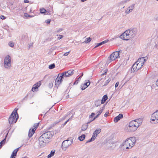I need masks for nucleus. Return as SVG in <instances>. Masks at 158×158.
<instances>
[{"instance_id": "obj_58", "label": "nucleus", "mask_w": 158, "mask_h": 158, "mask_svg": "<svg viewBox=\"0 0 158 158\" xmlns=\"http://www.w3.org/2000/svg\"><path fill=\"white\" fill-rule=\"evenodd\" d=\"M134 158H137V157L136 156H135Z\"/></svg>"}, {"instance_id": "obj_19", "label": "nucleus", "mask_w": 158, "mask_h": 158, "mask_svg": "<svg viewBox=\"0 0 158 158\" xmlns=\"http://www.w3.org/2000/svg\"><path fill=\"white\" fill-rule=\"evenodd\" d=\"M97 136L95 135L94 134H93V135L91 137V138L89 139V140L87 141L86 142L87 143L90 142H92V141H93L96 138Z\"/></svg>"}, {"instance_id": "obj_54", "label": "nucleus", "mask_w": 158, "mask_h": 158, "mask_svg": "<svg viewBox=\"0 0 158 158\" xmlns=\"http://www.w3.org/2000/svg\"><path fill=\"white\" fill-rule=\"evenodd\" d=\"M69 121V119H68L65 122V123L64 124V125H65Z\"/></svg>"}, {"instance_id": "obj_20", "label": "nucleus", "mask_w": 158, "mask_h": 158, "mask_svg": "<svg viewBox=\"0 0 158 158\" xmlns=\"http://www.w3.org/2000/svg\"><path fill=\"white\" fill-rule=\"evenodd\" d=\"M101 129H98L94 131L93 133V134H94L97 136L98 134H99L101 132Z\"/></svg>"}, {"instance_id": "obj_35", "label": "nucleus", "mask_w": 158, "mask_h": 158, "mask_svg": "<svg viewBox=\"0 0 158 158\" xmlns=\"http://www.w3.org/2000/svg\"><path fill=\"white\" fill-rule=\"evenodd\" d=\"M132 10V9H127L126 11V13L127 14H128Z\"/></svg>"}, {"instance_id": "obj_16", "label": "nucleus", "mask_w": 158, "mask_h": 158, "mask_svg": "<svg viewBox=\"0 0 158 158\" xmlns=\"http://www.w3.org/2000/svg\"><path fill=\"white\" fill-rule=\"evenodd\" d=\"M123 117V115L122 114H119L114 119V122L117 123L118 121Z\"/></svg>"}, {"instance_id": "obj_44", "label": "nucleus", "mask_w": 158, "mask_h": 158, "mask_svg": "<svg viewBox=\"0 0 158 158\" xmlns=\"http://www.w3.org/2000/svg\"><path fill=\"white\" fill-rule=\"evenodd\" d=\"M100 44V43H97V44H96V46H95V48H97L99 46H100L101 45V44Z\"/></svg>"}, {"instance_id": "obj_15", "label": "nucleus", "mask_w": 158, "mask_h": 158, "mask_svg": "<svg viewBox=\"0 0 158 158\" xmlns=\"http://www.w3.org/2000/svg\"><path fill=\"white\" fill-rule=\"evenodd\" d=\"M35 129H32L31 128L29 130L28 136L29 137H31L32 136L33 134L35 133Z\"/></svg>"}, {"instance_id": "obj_46", "label": "nucleus", "mask_w": 158, "mask_h": 158, "mask_svg": "<svg viewBox=\"0 0 158 158\" xmlns=\"http://www.w3.org/2000/svg\"><path fill=\"white\" fill-rule=\"evenodd\" d=\"M99 115H98V114H97V116H95L94 118H93V120H91V121H93V120H94L96 118H98V116H99Z\"/></svg>"}, {"instance_id": "obj_56", "label": "nucleus", "mask_w": 158, "mask_h": 158, "mask_svg": "<svg viewBox=\"0 0 158 158\" xmlns=\"http://www.w3.org/2000/svg\"><path fill=\"white\" fill-rule=\"evenodd\" d=\"M74 44H75L76 45L77 44H76V43H77V42H76V41H75V42H74Z\"/></svg>"}, {"instance_id": "obj_21", "label": "nucleus", "mask_w": 158, "mask_h": 158, "mask_svg": "<svg viewBox=\"0 0 158 158\" xmlns=\"http://www.w3.org/2000/svg\"><path fill=\"white\" fill-rule=\"evenodd\" d=\"M61 76L63 77V78L64 77H69L70 76V75L69 74V73L67 72H65L64 73H62V74H61Z\"/></svg>"}, {"instance_id": "obj_27", "label": "nucleus", "mask_w": 158, "mask_h": 158, "mask_svg": "<svg viewBox=\"0 0 158 158\" xmlns=\"http://www.w3.org/2000/svg\"><path fill=\"white\" fill-rule=\"evenodd\" d=\"M38 88V87L36 86V85L35 84V85H33V87L32 88V89H31V90H32V91H33V92H34L36 90V89H37Z\"/></svg>"}, {"instance_id": "obj_45", "label": "nucleus", "mask_w": 158, "mask_h": 158, "mask_svg": "<svg viewBox=\"0 0 158 158\" xmlns=\"http://www.w3.org/2000/svg\"><path fill=\"white\" fill-rule=\"evenodd\" d=\"M63 36L62 35H59V37H58V39L60 40L63 38Z\"/></svg>"}, {"instance_id": "obj_2", "label": "nucleus", "mask_w": 158, "mask_h": 158, "mask_svg": "<svg viewBox=\"0 0 158 158\" xmlns=\"http://www.w3.org/2000/svg\"><path fill=\"white\" fill-rule=\"evenodd\" d=\"M135 142V138H127L122 143L121 146L123 149H130L134 146Z\"/></svg>"}, {"instance_id": "obj_14", "label": "nucleus", "mask_w": 158, "mask_h": 158, "mask_svg": "<svg viewBox=\"0 0 158 158\" xmlns=\"http://www.w3.org/2000/svg\"><path fill=\"white\" fill-rule=\"evenodd\" d=\"M19 148H17L14 150L13 151L10 158H15V157L16 156L17 153L19 151Z\"/></svg>"}, {"instance_id": "obj_34", "label": "nucleus", "mask_w": 158, "mask_h": 158, "mask_svg": "<svg viewBox=\"0 0 158 158\" xmlns=\"http://www.w3.org/2000/svg\"><path fill=\"white\" fill-rule=\"evenodd\" d=\"M24 15L26 17H32L30 15L27 13H25L24 14Z\"/></svg>"}, {"instance_id": "obj_10", "label": "nucleus", "mask_w": 158, "mask_h": 158, "mask_svg": "<svg viewBox=\"0 0 158 158\" xmlns=\"http://www.w3.org/2000/svg\"><path fill=\"white\" fill-rule=\"evenodd\" d=\"M151 119L154 123H158V110L152 115Z\"/></svg>"}, {"instance_id": "obj_41", "label": "nucleus", "mask_w": 158, "mask_h": 158, "mask_svg": "<svg viewBox=\"0 0 158 158\" xmlns=\"http://www.w3.org/2000/svg\"><path fill=\"white\" fill-rule=\"evenodd\" d=\"M91 40H85L84 42H82V43H87L89 42Z\"/></svg>"}, {"instance_id": "obj_24", "label": "nucleus", "mask_w": 158, "mask_h": 158, "mask_svg": "<svg viewBox=\"0 0 158 158\" xmlns=\"http://www.w3.org/2000/svg\"><path fill=\"white\" fill-rule=\"evenodd\" d=\"M6 142V138L4 139H3L0 143V148H2V145H4Z\"/></svg>"}, {"instance_id": "obj_59", "label": "nucleus", "mask_w": 158, "mask_h": 158, "mask_svg": "<svg viewBox=\"0 0 158 158\" xmlns=\"http://www.w3.org/2000/svg\"><path fill=\"white\" fill-rule=\"evenodd\" d=\"M157 1H158V0H156Z\"/></svg>"}, {"instance_id": "obj_8", "label": "nucleus", "mask_w": 158, "mask_h": 158, "mask_svg": "<svg viewBox=\"0 0 158 158\" xmlns=\"http://www.w3.org/2000/svg\"><path fill=\"white\" fill-rule=\"evenodd\" d=\"M73 143L71 140L67 139L64 140L62 144V148L64 150H65Z\"/></svg>"}, {"instance_id": "obj_37", "label": "nucleus", "mask_w": 158, "mask_h": 158, "mask_svg": "<svg viewBox=\"0 0 158 158\" xmlns=\"http://www.w3.org/2000/svg\"><path fill=\"white\" fill-rule=\"evenodd\" d=\"M35 84L36 85V86L38 87H39L41 85V81H39L37 83H36V84Z\"/></svg>"}, {"instance_id": "obj_48", "label": "nucleus", "mask_w": 158, "mask_h": 158, "mask_svg": "<svg viewBox=\"0 0 158 158\" xmlns=\"http://www.w3.org/2000/svg\"><path fill=\"white\" fill-rule=\"evenodd\" d=\"M95 114L94 113H91V115L89 116L90 117L93 116Z\"/></svg>"}, {"instance_id": "obj_53", "label": "nucleus", "mask_w": 158, "mask_h": 158, "mask_svg": "<svg viewBox=\"0 0 158 158\" xmlns=\"http://www.w3.org/2000/svg\"><path fill=\"white\" fill-rule=\"evenodd\" d=\"M83 73H82V75H81V76H80L79 77V78H78V79H81V77H82V76H83Z\"/></svg>"}, {"instance_id": "obj_26", "label": "nucleus", "mask_w": 158, "mask_h": 158, "mask_svg": "<svg viewBox=\"0 0 158 158\" xmlns=\"http://www.w3.org/2000/svg\"><path fill=\"white\" fill-rule=\"evenodd\" d=\"M70 51H69L68 52H66V53H64V54H60L59 55L61 57H62V56H67L70 53Z\"/></svg>"}, {"instance_id": "obj_42", "label": "nucleus", "mask_w": 158, "mask_h": 158, "mask_svg": "<svg viewBox=\"0 0 158 158\" xmlns=\"http://www.w3.org/2000/svg\"><path fill=\"white\" fill-rule=\"evenodd\" d=\"M119 84V82H117L115 84V88L117 87L118 86Z\"/></svg>"}, {"instance_id": "obj_49", "label": "nucleus", "mask_w": 158, "mask_h": 158, "mask_svg": "<svg viewBox=\"0 0 158 158\" xmlns=\"http://www.w3.org/2000/svg\"><path fill=\"white\" fill-rule=\"evenodd\" d=\"M109 113L108 112H106L104 114V116L105 117H107V114Z\"/></svg>"}, {"instance_id": "obj_1", "label": "nucleus", "mask_w": 158, "mask_h": 158, "mask_svg": "<svg viewBox=\"0 0 158 158\" xmlns=\"http://www.w3.org/2000/svg\"><path fill=\"white\" fill-rule=\"evenodd\" d=\"M52 137V135L50 131H48L42 135L39 138V146L43 147L48 143Z\"/></svg>"}, {"instance_id": "obj_36", "label": "nucleus", "mask_w": 158, "mask_h": 158, "mask_svg": "<svg viewBox=\"0 0 158 158\" xmlns=\"http://www.w3.org/2000/svg\"><path fill=\"white\" fill-rule=\"evenodd\" d=\"M38 126V123H35L34 124V128H32V129L35 128V130H36Z\"/></svg>"}, {"instance_id": "obj_29", "label": "nucleus", "mask_w": 158, "mask_h": 158, "mask_svg": "<svg viewBox=\"0 0 158 158\" xmlns=\"http://www.w3.org/2000/svg\"><path fill=\"white\" fill-rule=\"evenodd\" d=\"M55 64H51L49 65L48 68L50 69H52L55 68Z\"/></svg>"}, {"instance_id": "obj_11", "label": "nucleus", "mask_w": 158, "mask_h": 158, "mask_svg": "<svg viewBox=\"0 0 158 158\" xmlns=\"http://www.w3.org/2000/svg\"><path fill=\"white\" fill-rule=\"evenodd\" d=\"M63 78V77L61 76V74H58L55 81V86L56 87L58 88V85L60 84L62 81V79Z\"/></svg>"}, {"instance_id": "obj_43", "label": "nucleus", "mask_w": 158, "mask_h": 158, "mask_svg": "<svg viewBox=\"0 0 158 158\" xmlns=\"http://www.w3.org/2000/svg\"><path fill=\"white\" fill-rule=\"evenodd\" d=\"M51 22L50 19H48L46 21V23H49Z\"/></svg>"}, {"instance_id": "obj_18", "label": "nucleus", "mask_w": 158, "mask_h": 158, "mask_svg": "<svg viewBox=\"0 0 158 158\" xmlns=\"http://www.w3.org/2000/svg\"><path fill=\"white\" fill-rule=\"evenodd\" d=\"M55 152V150H52L50 154H49L48 156V158H51L53 156Z\"/></svg>"}, {"instance_id": "obj_57", "label": "nucleus", "mask_w": 158, "mask_h": 158, "mask_svg": "<svg viewBox=\"0 0 158 158\" xmlns=\"http://www.w3.org/2000/svg\"><path fill=\"white\" fill-rule=\"evenodd\" d=\"M69 95H68L67 96V98H69Z\"/></svg>"}, {"instance_id": "obj_52", "label": "nucleus", "mask_w": 158, "mask_h": 158, "mask_svg": "<svg viewBox=\"0 0 158 158\" xmlns=\"http://www.w3.org/2000/svg\"><path fill=\"white\" fill-rule=\"evenodd\" d=\"M24 2L25 3H28L29 2V1H28V0H25L24 1Z\"/></svg>"}, {"instance_id": "obj_3", "label": "nucleus", "mask_w": 158, "mask_h": 158, "mask_svg": "<svg viewBox=\"0 0 158 158\" xmlns=\"http://www.w3.org/2000/svg\"><path fill=\"white\" fill-rule=\"evenodd\" d=\"M147 59V57L139 58L132 66V69L134 71H137L142 67Z\"/></svg>"}, {"instance_id": "obj_17", "label": "nucleus", "mask_w": 158, "mask_h": 158, "mask_svg": "<svg viewBox=\"0 0 158 158\" xmlns=\"http://www.w3.org/2000/svg\"><path fill=\"white\" fill-rule=\"evenodd\" d=\"M107 99V95H104L102 98V100L101 101V104H103Z\"/></svg>"}, {"instance_id": "obj_33", "label": "nucleus", "mask_w": 158, "mask_h": 158, "mask_svg": "<svg viewBox=\"0 0 158 158\" xmlns=\"http://www.w3.org/2000/svg\"><path fill=\"white\" fill-rule=\"evenodd\" d=\"M110 79H108L107 80H106V82H105V83L103 85L104 86H105V85H107L110 82Z\"/></svg>"}, {"instance_id": "obj_4", "label": "nucleus", "mask_w": 158, "mask_h": 158, "mask_svg": "<svg viewBox=\"0 0 158 158\" xmlns=\"http://www.w3.org/2000/svg\"><path fill=\"white\" fill-rule=\"evenodd\" d=\"M16 114L18 115L16 110L15 111L14 110L12 112L9 118V122L10 124H13L16 122L18 118V116H16Z\"/></svg>"}, {"instance_id": "obj_6", "label": "nucleus", "mask_w": 158, "mask_h": 158, "mask_svg": "<svg viewBox=\"0 0 158 158\" xmlns=\"http://www.w3.org/2000/svg\"><path fill=\"white\" fill-rule=\"evenodd\" d=\"M138 128L137 125L135 124V121L132 120L129 123L127 129L128 131L132 132L135 131Z\"/></svg>"}, {"instance_id": "obj_38", "label": "nucleus", "mask_w": 158, "mask_h": 158, "mask_svg": "<svg viewBox=\"0 0 158 158\" xmlns=\"http://www.w3.org/2000/svg\"><path fill=\"white\" fill-rule=\"evenodd\" d=\"M103 110V109H101L99 111H98V115H99L101 114V113L102 112Z\"/></svg>"}, {"instance_id": "obj_23", "label": "nucleus", "mask_w": 158, "mask_h": 158, "mask_svg": "<svg viewBox=\"0 0 158 158\" xmlns=\"http://www.w3.org/2000/svg\"><path fill=\"white\" fill-rule=\"evenodd\" d=\"M88 127V126L87 124H84L82 125L81 128V130L83 131L86 130Z\"/></svg>"}, {"instance_id": "obj_30", "label": "nucleus", "mask_w": 158, "mask_h": 158, "mask_svg": "<svg viewBox=\"0 0 158 158\" xmlns=\"http://www.w3.org/2000/svg\"><path fill=\"white\" fill-rule=\"evenodd\" d=\"M8 45L10 47H13L14 45V43L12 41H11L9 42V43H8Z\"/></svg>"}, {"instance_id": "obj_5", "label": "nucleus", "mask_w": 158, "mask_h": 158, "mask_svg": "<svg viewBox=\"0 0 158 158\" xmlns=\"http://www.w3.org/2000/svg\"><path fill=\"white\" fill-rule=\"evenodd\" d=\"M11 58L9 55L6 56L4 59V67L5 69H9L11 67Z\"/></svg>"}, {"instance_id": "obj_31", "label": "nucleus", "mask_w": 158, "mask_h": 158, "mask_svg": "<svg viewBox=\"0 0 158 158\" xmlns=\"http://www.w3.org/2000/svg\"><path fill=\"white\" fill-rule=\"evenodd\" d=\"M108 41L109 40H105L104 41L100 43L99 44H101V45L103 44L106 43L108 42Z\"/></svg>"}, {"instance_id": "obj_7", "label": "nucleus", "mask_w": 158, "mask_h": 158, "mask_svg": "<svg viewBox=\"0 0 158 158\" xmlns=\"http://www.w3.org/2000/svg\"><path fill=\"white\" fill-rule=\"evenodd\" d=\"M131 32L129 30H126L120 36V38L122 40H129L131 35Z\"/></svg>"}, {"instance_id": "obj_51", "label": "nucleus", "mask_w": 158, "mask_h": 158, "mask_svg": "<svg viewBox=\"0 0 158 158\" xmlns=\"http://www.w3.org/2000/svg\"><path fill=\"white\" fill-rule=\"evenodd\" d=\"M156 84L157 86H158V79H157V81L156 82Z\"/></svg>"}, {"instance_id": "obj_25", "label": "nucleus", "mask_w": 158, "mask_h": 158, "mask_svg": "<svg viewBox=\"0 0 158 158\" xmlns=\"http://www.w3.org/2000/svg\"><path fill=\"white\" fill-rule=\"evenodd\" d=\"M69 73V74L70 76L72 75L73 73L74 72V70H70L67 71Z\"/></svg>"}, {"instance_id": "obj_55", "label": "nucleus", "mask_w": 158, "mask_h": 158, "mask_svg": "<svg viewBox=\"0 0 158 158\" xmlns=\"http://www.w3.org/2000/svg\"><path fill=\"white\" fill-rule=\"evenodd\" d=\"M87 40H91V38L90 37H88L86 38Z\"/></svg>"}, {"instance_id": "obj_9", "label": "nucleus", "mask_w": 158, "mask_h": 158, "mask_svg": "<svg viewBox=\"0 0 158 158\" xmlns=\"http://www.w3.org/2000/svg\"><path fill=\"white\" fill-rule=\"evenodd\" d=\"M119 54L118 52H115L112 53L109 58V59H108V62L110 63L111 61H114L116 59L119 58Z\"/></svg>"}, {"instance_id": "obj_12", "label": "nucleus", "mask_w": 158, "mask_h": 158, "mask_svg": "<svg viewBox=\"0 0 158 158\" xmlns=\"http://www.w3.org/2000/svg\"><path fill=\"white\" fill-rule=\"evenodd\" d=\"M85 81L86 82L85 83L81 85V89L82 90L85 89L90 85V82L89 81L86 80Z\"/></svg>"}, {"instance_id": "obj_39", "label": "nucleus", "mask_w": 158, "mask_h": 158, "mask_svg": "<svg viewBox=\"0 0 158 158\" xmlns=\"http://www.w3.org/2000/svg\"><path fill=\"white\" fill-rule=\"evenodd\" d=\"M53 86V84L52 83H50L49 84V87L50 88H52Z\"/></svg>"}, {"instance_id": "obj_50", "label": "nucleus", "mask_w": 158, "mask_h": 158, "mask_svg": "<svg viewBox=\"0 0 158 158\" xmlns=\"http://www.w3.org/2000/svg\"><path fill=\"white\" fill-rule=\"evenodd\" d=\"M107 72V70L106 69L105 70V73H102V75H104V74H106V72Z\"/></svg>"}, {"instance_id": "obj_47", "label": "nucleus", "mask_w": 158, "mask_h": 158, "mask_svg": "<svg viewBox=\"0 0 158 158\" xmlns=\"http://www.w3.org/2000/svg\"><path fill=\"white\" fill-rule=\"evenodd\" d=\"M79 81V80H77L76 81H75L74 83V85H75V84H77L78 83V82Z\"/></svg>"}, {"instance_id": "obj_40", "label": "nucleus", "mask_w": 158, "mask_h": 158, "mask_svg": "<svg viewBox=\"0 0 158 158\" xmlns=\"http://www.w3.org/2000/svg\"><path fill=\"white\" fill-rule=\"evenodd\" d=\"M0 19H6V17H5L4 15H1L0 16Z\"/></svg>"}, {"instance_id": "obj_32", "label": "nucleus", "mask_w": 158, "mask_h": 158, "mask_svg": "<svg viewBox=\"0 0 158 158\" xmlns=\"http://www.w3.org/2000/svg\"><path fill=\"white\" fill-rule=\"evenodd\" d=\"M33 42H31L28 44V48L30 49L31 48L33 45Z\"/></svg>"}, {"instance_id": "obj_22", "label": "nucleus", "mask_w": 158, "mask_h": 158, "mask_svg": "<svg viewBox=\"0 0 158 158\" xmlns=\"http://www.w3.org/2000/svg\"><path fill=\"white\" fill-rule=\"evenodd\" d=\"M85 135L83 134L81 136H79L78 137V139L80 141H83L85 138Z\"/></svg>"}, {"instance_id": "obj_28", "label": "nucleus", "mask_w": 158, "mask_h": 158, "mask_svg": "<svg viewBox=\"0 0 158 158\" xmlns=\"http://www.w3.org/2000/svg\"><path fill=\"white\" fill-rule=\"evenodd\" d=\"M40 11L41 13L42 14L45 13L46 12V10L44 8H41L40 9Z\"/></svg>"}, {"instance_id": "obj_13", "label": "nucleus", "mask_w": 158, "mask_h": 158, "mask_svg": "<svg viewBox=\"0 0 158 158\" xmlns=\"http://www.w3.org/2000/svg\"><path fill=\"white\" fill-rule=\"evenodd\" d=\"M133 121H135V124L137 125L138 127L141 125L142 122V120L141 118L137 119Z\"/></svg>"}]
</instances>
